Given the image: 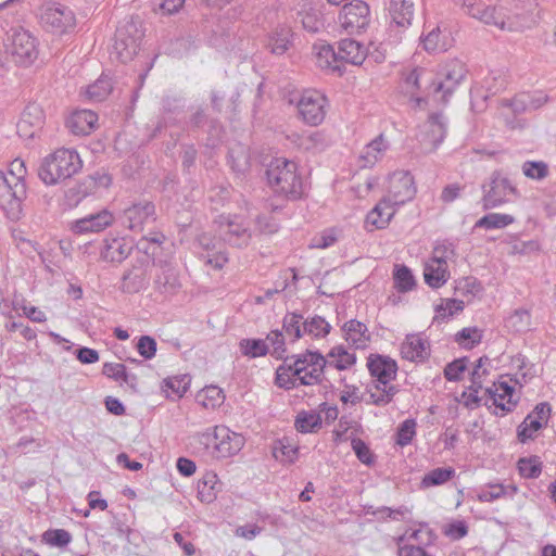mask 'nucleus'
I'll return each mask as SVG.
<instances>
[{"label": "nucleus", "mask_w": 556, "mask_h": 556, "mask_svg": "<svg viewBox=\"0 0 556 556\" xmlns=\"http://www.w3.org/2000/svg\"><path fill=\"white\" fill-rule=\"evenodd\" d=\"M149 263V256L142 255L137 260V264L124 273L119 289L124 293H138L148 285L146 266Z\"/></svg>", "instance_id": "16"}, {"label": "nucleus", "mask_w": 556, "mask_h": 556, "mask_svg": "<svg viewBox=\"0 0 556 556\" xmlns=\"http://www.w3.org/2000/svg\"><path fill=\"white\" fill-rule=\"evenodd\" d=\"M143 39V31L139 23L134 20L117 27L115 33L114 50L121 62L126 63L140 50Z\"/></svg>", "instance_id": "5"}, {"label": "nucleus", "mask_w": 556, "mask_h": 556, "mask_svg": "<svg viewBox=\"0 0 556 556\" xmlns=\"http://www.w3.org/2000/svg\"><path fill=\"white\" fill-rule=\"evenodd\" d=\"M5 48L20 65L27 66L38 56L37 39L22 27H12L8 30Z\"/></svg>", "instance_id": "4"}, {"label": "nucleus", "mask_w": 556, "mask_h": 556, "mask_svg": "<svg viewBox=\"0 0 556 556\" xmlns=\"http://www.w3.org/2000/svg\"><path fill=\"white\" fill-rule=\"evenodd\" d=\"M293 364V375H300L305 371L306 368H325L328 364V361L319 353L306 351L303 354L293 355L289 357Z\"/></svg>", "instance_id": "31"}, {"label": "nucleus", "mask_w": 556, "mask_h": 556, "mask_svg": "<svg viewBox=\"0 0 556 556\" xmlns=\"http://www.w3.org/2000/svg\"><path fill=\"white\" fill-rule=\"evenodd\" d=\"M292 31L288 26L277 27L268 38L267 47L277 55L283 54L291 43Z\"/></svg>", "instance_id": "35"}, {"label": "nucleus", "mask_w": 556, "mask_h": 556, "mask_svg": "<svg viewBox=\"0 0 556 556\" xmlns=\"http://www.w3.org/2000/svg\"><path fill=\"white\" fill-rule=\"evenodd\" d=\"M403 83L407 92L422 90L432 87L433 75L424 67H415L408 73H403Z\"/></svg>", "instance_id": "29"}, {"label": "nucleus", "mask_w": 556, "mask_h": 556, "mask_svg": "<svg viewBox=\"0 0 556 556\" xmlns=\"http://www.w3.org/2000/svg\"><path fill=\"white\" fill-rule=\"evenodd\" d=\"M321 426L320 415L315 412H301L295 419V428L302 433L313 432Z\"/></svg>", "instance_id": "44"}, {"label": "nucleus", "mask_w": 556, "mask_h": 556, "mask_svg": "<svg viewBox=\"0 0 556 556\" xmlns=\"http://www.w3.org/2000/svg\"><path fill=\"white\" fill-rule=\"evenodd\" d=\"M189 383L190 378L187 375L168 378L166 380V386L178 396H182L187 392Z\"/></svg>", "instance_id": "64"}, {"label": "nucleus", "mask_w": 556, "mask_h": 556, "mask_svg": "<svg viewBox=\"0 0 556 556\" xmlns=\"http://www.w3.org/2000/svg\"><path fill=\"white\" fill-rule=\"evenodd\" d=\"M102 374L114 381H122L134 391H137L138 377L132 372H128L124 364L104 363Z\"/></svg>", "instance_id": "32"}, {"label": "nucleus", "mask_w": 556, "mask_h": 556, "mask_svg": "<svg viewBox=\"0 0 556 556\" xmlns=\"http://www.w3.org/2000/svg\"><path fill=\"white\" fill-rule=\"evenodd\" d=\"M300 146L311 152H321L328 147V140L324 132L313 131L301 138Z\"/></svg>", "instance_id": "45"}, {"label": "nucleus", "mask_w": 556, "mask_h": 556, "mask_svg": "<svg viewBox=\"0 0 556 556\" xmlns=\"http://www.w3.org/2000/svg\"><path fill=\"white\" fill-rule=\"evenodd\" d=\"M519 473L527 479H535L541 475L542 464L538 456L520 458L518 462Z\"/></svg>", "instance_id": "51"}, {"label": "nucleus", "mask_w": 556, "mask_h": 556, "mask_svg": "<svg viewBox=\"0 0 556 556\" xmlns=\"http://www.w3.org/2000/svg\"><path fill=\"white\" fill-rule=\"evenodd\" d=\"M218 478L213 471H207L198 481V498L203 503H212L218 493Z\"/></svg>", "instance_id": "34"}, {"label": "nucleus", "mask_w": 556, "mask_h": 556, "mask_svg": "<svg viewBox=\"0 0 556 556\" xmlns=\"http://www.w3.org/2000/svg\"><path fill=\"white\" fill-rule=\"evenodd\" d=\"M388 9L391 25L403 29L410 26L414 17V3L410 0H390Z\"/></svg>", "instance_id": "23"}, {"label": "nucleus", "mask_w": 556, "mask_h": 556, "mask_svg": "<svg viewBox=\"0 0 556 556\" xmlns=\"http://www.w3.org/2000/svg\"><path fill=\"white\" fill-rule=\"evenodd\" d=\"M416 421L414 419L404 420L396 432V444L400 446L408 445L416 434Z\"/></svg>", "instance_id": "57"}, {"label": "nucleus", "mask_w": 556, "mask_h": 556, "mask_svg": "<svg viewBox=\"0 0 556 556\" xmlns=\"http://www.w3.org/2000/svg\"><path fill=\"white\" fill-rule=\"evenodd\" d=\"M455 476V469L452 467H439L430 470L421 480V486L430 488L441 485L450 481Z\"/></svg>", "instance_id": "39"}, {"label": "nucleus", "mask_w": 556, "mask_h": 556, "mask_svg": "<svg viewBox=\"0 0 556 556\" xmlns=\"http://www.w3.org/2000/svg\"><path fill=\"white\" fill-rule=\"evenodd\" d=\"M26 198L25 184L13 182L0 170V210L11 220H17L22 215V201Z\"/></svg>", "instance_id": "7"}, {"label": "nucleus", "mask_w": 556, "mask_h": 556, "mask_svg": "<svg viewBox=\"0 0 556 556\" xmlns=\"http://www.w3.org/2000/svg\"><path fill=\"white\" fill-rule=\"evenodd\" d=\"M239 348L241 353L250 358L265 356L269 351L266 340L263 339H242Z\"/></svg>", "instance_id": "42"}, {"label": "nucleus", "mask_w": 556, "mask_h": 556, "mask_svg": "<svg viewBox=\"0 0 556 556\" xmlns=\"http://www.w3.org/2000/svg\"><path fill=\"white\" fill-rule=\"evenodd\" d=\"M467 75L466 65L458 59H453L441 65L438 73L439 81L432 84L434 93H442V101L447 102L457 86Z\"/></svg>", "instance_id": "10"}, {"label": "nucleus", "mask_w": 556, "mask_h": 556, "mask_svg": "<svg viewBox=\"0 0 556 556\" xmlns=\"http://www.w3.org/2000/svg\"><path fill=\"white\" fill-rule=\"evenodd\" d=\"M367 367L371 377L376 378V390H380V384L386 387L396 378L397 364L390 356L370 354L367 358Z\"/></svg>", "instance_id": "15"}, {"label": "nucleus", "mask_w": 556, "mask_h": 556, "mask_svg": "<svg viewBox=\"0 0 556 556\" xmlns=\"http://www.w3.org/2000/svg\"><path fill=\"white\" fill-rule=\"evenodd\" d=\"M507 325L516 332H526L530 330L531 315L525 308L516 309L507 319Z\"/></svg>", "instance_id": "50"}, {"label": "nucleus", "mask_w": 556, "mask_h": 556, "mask_svg": "<svg viewBox=\"0 0 556 556\" xmlns=\"http://www.w3.org/2000/svg\"><path fill=\"white\" fill-rule=\"evenodd\" d=\"M515 222V218L508 214L490 213L481 217L475 225L477 228L501 229Z\"/></svg>", "instance_id": "43"}, {"label": "nucleus", "mask_w": 556, "mask_h": 556, "mask_svg": "<svg viewBox=\"0 0 556 556\" xmlns=\"http://www.w3.org/2000/svg\"><path fill=\"white\" fill-rule=\"evenodd\" d=\"M482 339V332L478 328H463L455 334V341L465 349H472L479 344Z\"/></svg>", "instance_id": "52"}, {"label": "nucleus", "mask_w": 556, "mask_h": 556, "mask_svg": "<svg viewBox=\"0 0 556 556\" xmlns=\"http://www.w3.org/2000/svg\"><path fill=\"white\" fill-rule=\"evenodd\" d=\"M266 178L271 190L287 200H300L305 194V185L293 161L283 157L273 160L267 166Z\"/></svg>", "instance_id": "1"}, {"label": "nucleus", "mask_w": 556, "mask_h": 556, "mask_svg": "<svg viewBox=\"0 0 556 556\" xmlns=\"http://www.w3.org/2000/svg\"><path fill=\"white\" fill-rule=\"evenodd\" d=\"M339 22L349 34L365 30L370 22L369 5L363 0L345 3L339 14Z\"/></svg>", "instance_id": "12"}, {"label": "nucleus", "mask_w": 556, "mask_h": 556, "mask_svg": "<svg viewBox=\"0 0 556 556\" xmlns=\"http://www.w3.org/2000/svg\"><path fill=\"white\" fill-rule=\"evenodd\" d=\"M112 81L108 77H100L94 84L90 85L87 89V94L90 99L96 101L104 100L112 91Z\"/></svg>", "instance_id": "53"}, {"label": "nucleus", "mask_w": 556, "mask_h": 556, "mask_svg": "<svg viewBox=\"0 0 556 556\" xmlns=\"http://www.w3.org/2000/svg\"><path fill=\"white\" fill-rule=\"evenodd\" d=\"M338 55L340 61L361 65L366 59V48L354 39L345 38L339 42Z\"/></svg>", "instance_id": "28"}, {"label": "nucleus", "mask_w": 556, "mask_h": 556, "mask_svg": "<svg viewBox=\"0 0 556 556\" xmlns=\"http://www.w3.org/2000/svg\"><path fill=\"white\" fill-rule=\"evenodd\" d=\"M132 244L125 238L105 239L101 249V258L106 262L122 263L131 253Z\"/></svg>", "instance_id": "19"}, {"label": "nucleus", "mask_w": 556, "mask_h": 556, "mask_svg": "<svg viewBox=\"0 0 556 556\" xmlns=\"http://www.w3.org/2000/svg\"><path fill=\"white\" fill-rule=\"evenodd\" d=\"M396 206L397 205L393 204L390 200L383 197L367 214L365 224L367 226L374 227L375 229L386 228L395 214Z\"/></svg>", "instance_id": "21"}, {"label": "nucleus", "mask_w": 556, "mask_h": 556, "mask_svg": "<svg viewBox=\"0 0 556 556\" xmlns=\"http://www.w3.org/2000/svg\"><path fill=\"white\" fill-rule=\"evenodd\" d=\"M229 162L231 167L237 173H244L249 168V155L244 152L243 148L239 150H229Z\"/></svg>", "instance_id": "60"}, {"label": "nucleus", "mask_w": 556, "mask_h": 556, "mask_svg": "<svg viewBox=\"0 0 556 556\" xmlns=\"http://www.w3.org/2000/svg\"><path fill=\"white\" fill-rule=\"evenodd\" d=\"M401 354L410 362L424 361L429 355V344L419 334H408L401 346Z\"/></svg>", "instance_id": "25"}, {"label": "nucleus", "mask_w": 556, "mask_h": 556, "mask_svg": "<svg viewBox=\"0 0 556 556\" xmlns=\"http://www.w3.org/2000/svg\"><path fill=\"white\" fill-rule=\"evenodd\" d=\"M156 346L157 344L154 338L150 336H141L138 340L136 349L144 359H151L156 354Z\"/></svg>", "instance_id": "61"}, {"label": "nucleus", "mask_w": 556, "mask_h": 556, "mask_svg": "<svg viewBox=\"0 0 556 556\" xmlns=\"http://www.w3.org/2000/svg\"><path fill=\"white\" fill-rule=\"evenodd\" d=\"M490 364V358L488 356H481L471 372V384L468 388L470 391L479 393L482 389L483 377L489 375V370L484 368L485 365Z\"/></svg>", "instance_id": "49"}, {"label": "nucleus", "mask_w": 556, "mask_h": 556, "mask_svg": "<svg viewBox=\"0 0 556 556\" xmlns=\"http://www.w3.org/2000/svg\"><path fill=\"white\" fill-rule=\"evenodd\" d=\"M342 330L345 333L346 341L357 349L366 346L369 341L367 326L356 319L346 321Z\"/></svg>", "instance_id": "33"}, {"label": "nucleus", "mask_w": 556, "mask_h": 556, "mask_svg": "<svg viewBox=\"0 0 556 556\" xmlns=\"http://www.w3.org/2000/svg\"><path fill=\"white\" fill-rule=\"evenodd\" d=\"M83 167L79 154L70 149H59L46 156L38 168L40 180L50 186L56 185L77 174Z\"/></svg>", "instance_id": "2"}, {"label": "nucleus", "mask_w": 556, "mask_h": 556, "mask_svg": "<svg viewBox=\"0 0 556 556\" xmlns=\"http://www.w3.org/2000/svg\"><path fill=\"white\" fill-rule=\"evenodd\" d=\"M422 47L430 53L443 52L446 50L445 43L441 40L440 28H433L428 35L421 40Z\"/></svg>", "instance_id": "55"}, {"label": "nucleus", "mask_w": 556, "mask_h": 556, "mask_svg": "<svg viewBox=\"0 0 556 556\" xmlns=\"http://www.w3.org/2000/svg\"><path fill=\"white\" fill-rule=\"evenodd\" d=\"M216 232L226 243L242 248L247 247L251 239V231L243 217L237 215H219L215 220Z\"/></svg>", "instance_id": "6"}, {"label": "nucleus", "mask_w": 556, "mask_h": 556, "mask_svg": "<svg viewBox=\"0 0 556 556\" xmlns=\"http://www.w3.org/2000/svg\"><path fill=\"white\" fill-rule=\"evenodd\" d=\"M416 194L414 178L409 172H395L389 177L388 194L384 197L400 206L410 201Z\"/></svg>", "instance_id": "13"}, {"label": "nucleus", "mask_w": 556, "mask_h": 556, "mask_svg": "<svg viewBox=\"0 0 556 556\" xmlns=\"http://www.w3.org/2000/svg\"><path fill=\"white\" fill-rule=\"evenodd\" d=\"M323 374H324L323 368L314 367L311 370H307V368H306L305 371H303L300 375H293V377H295V379H298V386L299 384L313 386V384L319 383L321 381Z\"/></svg>", "instance_id": "63"}, {"label": "nucleus", "mask_w": 556, "mask_h": 556, "mask_svg": "<svg viewBox=\"0 0 556 556\" xmlns=\"http://www.w3.org/2000/svg\"><path fill=\"white\" fill-rule=\"evenodd\" d=\"M276 384L279 388L290 390L298 387V379L293 377V364L289 357L283 359L276 372Z\"/></svg>", "instance_id": "41"}, {"label": "nucleus", "mask_w": 556, "mask_h": 556, "mask_svg": "<svg viewBox=\"0 0 556 556\" xmlns=\"http://www.w3.org/2000/svg\"><path fill=\"white\" fill-rule=\"evenodd\" d=\"M522 174L533 180H542L548 176V165L543 161H526L521 166Z\"/></svg>", "instance_id": "46"}, {"label": "nucleus", "mask_w": 556, "mask_h": 556, "mask_svg": "<svg viewBox=\"0 0 556 556\" xmlns=\"http://www.w3.org/2000/svg\"><path fill=\"white\" fill-rule=\"evenodd\" d=\"M155 288L163 294H173L180 287L175 268L167 262L160 263V273L155 276Z\"/></svg>", "instance_id": "26"}, {"label": "nucleus", "mask_w": 556, "mask_h": 556, "mask_svg": "<svg viewBox=\"0 0 556 556\" xmlns=\"http://www.w3.org/2000/svg\"><path fill=\"white\" fill-rule=\"evenodd\" d=\"M386 149L387 144L384 142L383 135H379L365 147L364 159H366L367 162H374Z\"/></svg>", "instance_id": "62"}, {"label": "nucleus", "mask_w": 556, "mask_h": 556, "mask_svg": "<svg viewBox=\"0 0 556 556\" xmlns=\"http://www.w3.org/2000/svg\"><path fill=\"white\" fill-rule=\"evenodd\" d=\"M517 492V488L514 485H503V484H489L486 488L481 489L478 494L477 498L480 502H493L495 500H498L501 497H504L505 495L513 496Z\"/></svg>", "instance_id": "38"}, {"label": "nucleus", "mask_w": 556, "mask_h": 556, "mask_svg": "<svg viewBox=\"0 0 556 556\" xmlns=\"http://www.w3.org/2000/svg\"><path fill=\"white\" fill-rule=\"evenodd\" d=\"M424 277L426 283L431 288L442 287L448 277L445 260L441 256L434 255L430 262L426 264Z\"/></svg>", "instance_id": "24"}, {"label": "nucleus", "mask_w": 556, "mask_h": 556, "mask_svg": "<svg viewBox=\"0 0 556 556\" xmlns=\"http://www.w3.org/2000/svg\"><path fill=\"white\" fill-rule=\"evenodd\" d=\"M328 357L331 358L328 361V365L333 366L339 370H345L356 362V355L354 353H349L342 345L332 348L328 353Z\"/></svg>", "instance_id": "36"}, {"label": "nucleus", "mask_w": 556, "mask_h": 556, "mask_svg": "<svg viewBox=\"0 0 556 556\" xmlns=\"http://www.w3.org/2000/svg\"><path fill=\"white\" fill-rule=\"evenodd\" d=\"M314 50L316 54L317 65L321 70H327L331 72H340V59L338 55V51L336 52L333 47L328 43H315Z\"/></svg>", "instance_id": "30"}, {"label": "nucleus", "mask_w": 556, "mask_h": 556, "mask_svg": "<svg viewBox=\"0 0 556 556\" xmlns=\"http://www.w3.org/2000/svg\"><path fill=\"white\" fill-rule=\"evenodd\" d=\"M298 446L291 444V442L287 438L277 441L273 447L274 457L282 463H294V460L298 458Z\"/></svg>", "instance_id": "40"}, {"label": "nucleus", "mask_w": 556, "mask_h": 556, "mask_svg": "<svg viewBox=\"0 0 556 556\" xmlns=\"http://www.w3.org/2000/svg\"><path fill=\"white\" fill-rule=\"evenodd\" d=\"M394 288L402 293L408 292L416 286L415 277L406 265H396L393 271Z\"/></svg>", "instance_id": "37"}, {"label": "nucleus", "mask_w": 556, "mask_h": 556, "mask_svg": "<svg viewBox=\"0 0 556 556\" xmlns=\"http://www.w3.org/2000/svg\"><path fill=\"white\" fill-rule=\"evenodd\" d=\"M114 220L113 214L108 210H101L94 214L75 220L71 230L74 233L83 235L88 232H99L112 225Z\"/></svg>", "instance_id": "18"}, {"label": "nucleus", "mask_w": 556, "mask_h": 556, "mask_svg": "<svg viewBox=\"0 0 556 556\" xmlns=\"http://www.w3.org/2000/svg\"><path fill=\"white\" fill-rule=\"evenodd\" d=\"M41 24L47 31L62 36L74 31L76 17L70 8L58 3L45 9L41 14Z\"/></svg>", "instance_id": "11"}, {"label": "nucleus", "mask_w": 556, "mask_h": 556, "mask_svg": "<svg viewBox=\"0 0 556 556\" xmlns=\"http://www.w3.org/2000/svg\"><path fill=\"white\" fill-rule=\"evenodd\" d=\"M149 220H155V206L150 201L135 203L124 211L123 224L131 231H141Z\"/></svg>", "instance_id": "17"}, {"label": "nucleus", "mask_w": 556, "mask_h": 556, "mask_svg": "<svg viewBox=\"0 0 556 556\" xmlns=\"http://www.w3.org/2000/svg\"><path fill=\"white\" fill-rule=\"evenodd\" d=\"M483 190V208L490 210L497 207L509 201L508 194H513L516 198L520 197V193L511 180L503 176L500 172L495 170L490 177V181L482 186Z\"/></svg>", "instance_id": "9"}, {"label": "nucleus", "mask_w": 556, "mask_h": 556, "mask_svg": "<svg viewBox=\"0 0 556 556\" xmlns=\"http://www.w3.org/2000/svg\"><path fill=\"white\" fill-rule=\"evenodd\" d=\"M464 14L478 20L488 26H495L498 29H520L522 26H529L533 20L529 18L527 23L519 24L506 22V9L503 5L486 4L482 0H452Z\"/></svg>", "instance_id": "3"}, {"label": "nucleus", "mask_w": 556, "mask_h": 556, "mask_svg": "<svg viewBox=\"0 0 556 556\" xmlns=\"http://www.w3.org/2000/svg\"><path fill=\"white\" fill-rule=\"evenodd\" d=\"M330 329V325L320 316H314L303 323V332L315 338L327 336Z\"/></svg>", "instance_id": "47"}, {"label": "nucleus", "mask_w": 556, "mask_h": 556, "mask_svg": "<svg viewBox=\"0 0 556 556\" xmlns=\"http://www.w3.org/2000/svg\"><path fill=\"white\" fill-rule=\"evenodd\" d=\"M97 121L98 115L93 111L78 110L66 119V127L74 135H88L94 129Z\"/></svg>", "instance_id": "22"}, {"label": "nucleus", "mask_w": 556, "mask_h": 556, "mask_svg": "<svg viewBox=\"0 0 556 556\" xmlns=\"http://www.w3.org/2000/svg\"><path fill=\"white\" fill-rule=\"evenodd\" d=\"M493 387L494 389L488 388L486 393L493 401V405L500 408L503 412L502 416H504L517 405V401H513L514 387L506 381H498Z\"/></svg>", "instance_id": "20"}, {"label": "nucleus", "mask_w": 556, "mask_h": 556, "mask_svg": "<svg viewBox=\"0 0 556 556\" xmlns=\"http://www.w3.org/2000/svg\"><path fill=\"white\" fill-rule=\"evenodd\" d=\"M303 316L296 313H289L283 319V329L287 334L293 336L294 340L300 339L303 333Z\"/></svg>", "instance_id": "54"}, {"label": "nucleus", "mask_w": 556, "mask_h": 556, "mask_svg": "<svg viewBox=\"0 0 556 556\" xmlns=\"http://www.w3.org/2000/svg\"><path fill=\"white\" fill-rule=\"evenodd\" d=\"M326 102V97L317 90H305L290 99V103H295L303 122L312 126H317L324 121Z\"/></svg>", "instance_id": "8"}, {"label": "nucleus", "mask_w": 556, "mask_h": 556, "mask_svg": "<svg viewBox=\"0 0 556 556\" xmlns=\"http://www.w3.org/2000/svg\"><path fill=\"white\" fill-rule=\"evenodd\" d=\"M446 136V119L442 113H433L417 136L426 152L434 151Z\"/></svg>", "instance_id": "14"}, {"label": "nucleus", "mask_w": 556, "mask_h": 556, "mask_svg": "<svg viewBox=\"0 0 556 556\" xmlns=\"http://www.w3.org/2000/svg\"><path fill=\"white\" fill-rule=\"evenodd\" d=\"M352 450L357 459L365 465H371L375 462L374 454L365 441L359 438H353L351 441Z\"/></svg>", "instance_id": "58"}, {"label": "nucleus", "mask_w": 556, "mask_h": 556, "mask_svg": "<svg viewBox=\"0 0 556 556\" xmlns=\"http://www.w3.org/2000/svg\"><path fill=\"white\" fill-rule=\"evenodd\" d=\"M42 538L46 543L56 547H64L72 541L71 533L64 529L48 530Z\"/></svg>", "instance_id": "56"}, {"label": "nucleus", "mask_w": 556, "mask_h": 556, "mask_svg": "<svg viewBox=\"0 0 556 556\" xmlns=\"http://www.w3.org/2000/svg\"><path fill=\"white\" fill-rule=\"evenodd\" d=\"M215 439L219 440L216 448L224 456L237 454L244 444V438L241 434L231 432L227 428L216 429Z\"/></svg>", "instance_id": "27"}, {"label": "nucleus", "mask_w": 556, "mask_h": 556, "mask_svg": "<svg viewBox=\"0 0 556 556\" xmlns=\"http://www.w3.org/2000/svg\"><path fill=\"white\" fill-rule=\"evenodd\" d=\"M545 425L536 419L532 414H529L521 425L518 427L517 437L521 443L527 442L533 438V432L542 429Z\"/></svg>", "instance_id": "48"}, {"label": "nucleus", "mask_w": 556, "mask_h": 556, "mask_svg": "<svg viewBox=\"0 0 556 556\" xmlns=\"http://www.w3.org/2000/svg\"><path fill=\"white\" fill-rule=\"evenodd\" d=\"M467 357H462L448 363L444 368L445 379L448 381H459L462 379V374L467 368Z\"/></svg>", "instance_id": "59"}]
</instances>
